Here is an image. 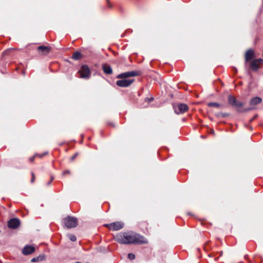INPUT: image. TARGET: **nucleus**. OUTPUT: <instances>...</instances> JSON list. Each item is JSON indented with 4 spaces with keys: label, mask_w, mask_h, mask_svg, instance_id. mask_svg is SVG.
<instances>
[{
    "label": "nucleus",
    "mask_w": 263,
    "mask_h": 263,
    "mask_svg": "<svg viewBox=\"0 0 263 263\" xmlns=\"http://www.w3.org/2000/svg\"><path fill=\"white\" fill-rule=\"evenodd\" d=\"M257 115H255L252 118V119L251 120V121L254 120V119H255L257 117Z\"/></svg>",
    "instance_id": "obj_27"
},
{
    "label": "nucleus",
    "mask_w": 263,
    "mask_h": 263,
    "mask_svg": "<svg viewBox=\"0 0 263 263\" xmlns=\"http://www.w3.org/2000/svg\"><path fill=\"white\" fill-rule=\"evenodd\" d=\"M141 72L139 71H131L120 73L117 76V78H127L131 77L138 76L140 75Z\"/></svg>",
    "instance_id": "obj_7"
},
{
    "label": "nucleus",
    "mask_w": 263,
    "mask_h": 263,
    "mask_svg": "<svg viewBox=\"0 0 263 263\" xmlns=\"http://www.w3.org/2000/svg\"><path fill=\"white\" fill-rule=\"evenodd\" d=\"M79 73L80 74V77L82 78L88 79L90 76V70L86 65H83L81 66Z\"/></svg>",
    "instance_id": "obj_6"
},
{
    "label": "nucleus",
    "mask_w": 263,
    "mask_h": 263,
    "mask_svg": "<svg viewBox=\"0 0 263 263\" xmlns=\"http://www.w3.org/2000/svg\"><path fill=\"white\" fill-rule=\"evenodd\" d=\"M65 226L68 229L74 228L78 224V220L76 218L67 216L64 219Z\"/></svg>",
    "instance_id": "obj_2"
},
{
    "label": "nucleus",
    "mask_w": 263,
    "mask_h": 263,
    "mask_svg": "<svg viewBox=\"0 0 263 263\" xmlns=\"http://www.w3.org/2000/svg\"><path fill=\"white\" fill-rule=\"evenodd\" d=\"M70 174V171L69 170H66V171H65L64 172H63V175H66L67 174Z\"/></svg>",
    "instance_id": "obj_23"
},
{
    "label": "nucleus",
    "mask_w": 263,
    "mask_h": 263,
    "mask_svg": "<svg viewBox=\"0 0 263 263\" xmlns=\"http://www.w3.org/2000/svg\"><path fill=\"white\" fill-rule=\"evenodd\" d=\"M35 250L33 247L29 245H26L24 247L22 250V253L24 255H27L32 253Z\"/></svg>",
    "instance_id": "obj_11"
},
{
    "label": "nucleus",
    "mask_w": 263,
    "mask_h": 263,
    "mask_svg": "<svg viewBox=\"0 0 263 263\" xmlns=\"http://www.w3.org/2000/svg\"><path fill=\"white\" fill-rule=\"evenodd\" d=\"M47 154V153H44V154H43L42 155L35 154L34 157L30 158H29V160H30V162H32V161H33L35 157L38 156V157H42L44 156L45 155H46Z\"/></svg>",
    "instance_id": "obj_19"
},
{
    "label": "nucleus",
    "mask_w": 263,
    "mask_h": 263,
    "mask_svg": "<svg viewBox=\"0 0 263 263\" xmlns=\"http://www.w3.org/2000/svg\"><path fill=\"white\" fill-rule=\"evenodd\" d=\"M52 182V180H50L49 181L47 182V185H49Z\"/></svg>",
    "instance_id": "obj_28"
},
{
    "label": "nucleus",
    "mask_w": 263,
    "mask_h": 263,
    "mask_svg": "<svg viewBox=\"0 0 263 263\" xmlns=\"http://www.w3.org/2000/svg\"><path fill=\"white\" fill-rule=\"evenodd\" d=\"M218 116H222L223 117H227L228 116V114H221L220 115H218Z\"/></svg>",
    "instance_id": "obj_25"
},
{
    "label": "nucleus",
    "mask_w": 263,
    "mask_h": 263,
    "mask_svg": "<svg viewBox=\"0 0 263 263\" xmlns=\"http://www.w3.org/2000/svg\"><path fill=\"white\" fill-rule=\"evenodd\" d=\"M153 100H154L153 98H146V99H145V101H148V102H152Z\"/></svg>",
    "instance_id": "obj_24"
},
{
    "label": "nucleus",
    "mask_w": 263,
    "mask_h": 263,
    "mask_svg": "<svg viewBox=\"0 0 263 263\" xmlns=\"http://www.w3.org/2000/svg\"><path fill=\"white\" fill-rule=\"evenodd\" d=\"M128 257L130 260H133L135 258V255L133 253H129L128 254Z\"/></svg>",
    "instance_id": "obj_21"
},
{
    "label": "nucleus",
    "mask_w": 263,
    "mask_h": 263,
    "mask_svg": "<svg viewBox=\"0 0 263 263\" xmlns=\"http://www.w3.org/2000/svg\"><path fill=\"white\" fill-rule=\"evenodd\" d=\"M102 68L104 73L107 74H110L112 73V71L111 67L107 64H103Z\"/></svg>",
    "instance_id": "obj_15"
},
{
    "label": "nucleus",
    "mask_w": 263,
    "mask_h": 263,
    "mask_svg": "<svg viewBox=\"0 0 263 263\" xmlns=\"http://www.w3.org/2000/svg\"><path fill=\"white\" fill-rule=\"evenodd\" d=\"M134 79H122L118 80L116 82V84L121 87H126L130 86L134 81Z\"/></svg>",
    "instance_id": "obj_8"
},
{
    "label": "nucleus",
    "mask_w": 263,
    "mask_h": 263,
    "mask_svg": "<svg viewBox=\"0 0 263 263\" xmlns=\"http://www.w3.org/2000/svg\"><path fill=\"white\" fill-rule=\"evenodd\" d=\"M251 109H252V108H250L246 109L245 110V111H249V110H251Z\"/></svg>",
    "instance_id": "obj_29"
},
{
    "label": "nucleus",
    "mask_w": 263,
    "mask_h": 263,
    "mask_svg": "<svg viewBox=\"0 0 263 263\" xmlns=\"http://www.w3.org/2000/svg\"><path fill=\"white\" fill-rule=\"evenodd\" d=\"M72 58L76 60H79L81 58V54L79 52H75L73 53Z\"/></svg>",
    "instance_id": "obj_16"
},
{
    "label": "nucleus",
    "mask_w": 263,
    "mask_h": 263,
    "mask_svg": "<svg viewBox=\"0 0 263 263\" xmlns=\"http://www.w3.org/2000/svg\"><path fill=\"white\" fill-rule=\"evenodd\" d=\"M109 7H110V4L108 3Z\"/></svg>",
    "instance_id": "obj_31"
},
{
    "label": "nucleus",
    "mask_w": 263,
    "mask_h": 263,
    "mask_svg": "<svg viewBox=\"0 0 263 263\" xmlns=\"http://www.w3.org/2000/svg\"><path fill=\"white\" fill-rule=\"evenodd\" d=\"M43 256H39L38 257H34V258H32L31 261V262H34L42 260L43 259Z\"/></svg>",
    "instance_id": "obj_18"
},
{
    "label": "nucleus",
    "mask_w": 263,
    "mask_h": 263,
    "mask_svg": "<svg viewBox=\"0 0 263 263\" xmlns=\"http://www.w3.org/2000/svg\"><path fill=\"white\" fill-rule=\"evenodd\" d=\"M39 52L42 54H47L51 50V48L48 46H40L37 48Z\"/></svg>",
    "instance_id": "obj_12"
},
{
    "label": "nucleus",
    "mask_w": 263,
    "mask_h": 263,
    "mask_svg": "<svg viewBox=\"0 0 263 263\" xmlns=\"http://www.w3.org/2000/svg\"><path fill=\"white\" fill-rule=\"evenodd\" d=\"M68 237L72 241H76L77 240L76 236L73 234L68 235Z\"/></svg>",
    "instance_id": "obj_20"
},
{
    "label": "nucleus",
    "mask_w": 263,
    "mask_h": 263,
    "mask_svg": "<svg viewBox=\"0 0 263 263\" xmlns=\"http://www.w3.org/2000/svg\"><path fill=\"white\" fill-rule=\"evenodd\" d=\"M173 108L176 114H182L189 110V107L186 104L179 103L173 105Z\"/></svg>",
    "instance_id": "obj_3"
},
{
    "label": "nucleus",
    "mask_w": 263,
    "mask_h": 263,
    "mask_svg": "<svg viewBox=\"0 0 263 263\" xmlns=\"http://www.w3.org/2000/svg\"><path fill=\"white\" fill-rule=\"evenodd\" d=\"M20 224V220L17 218H13L10 219L8 222V227L11 229H16Z\"/></svg>",
    "instance_id": "obj_10"
},
{
    "label": "nucleus",
    "mask_w": 263,
    "mask_h": 263,
    "mask_svg": "<svg viewBox=\"0 0 263 263\" xmlns=\"http://www.w3.org/2000/svg\"><path fill=\"white\" fill-rule=\"evenodd\" d=\"M208 106L209 107H219L220 106V104L215 103V102H210L208 104Z\"/></svg>",
    "instance_id": "obj_17"
},
{
    "label": "nucleus",
    "mask_w": 263,
    "mask_h": 263,
    "mask_svg": "<svg viewBox=\"0 0 263 263\" xmlns=\"http://www.w3.org/2000/svg\"><path fill=\"white\" fill-rule=\"evenodd\" d=\"M228 101L229 103L236 108H237V111H240L239 108L242 107L243 104L242 102L238 101L235 97L232 95H229L228 98Z\"/></svg>",
    "instance_id": "obj_5"
},
{
    "label": "nucleus",
    "mask_w": 263,
    "mask_h": 263,
    "mask_svg": "<svg viewBox=\"0 0 263 263\" xmlns=\"http://www.w3.org/2000/svg\"><path fill=\"white\" fill-rule=\"evenodd\" d=\"M53 179H54V178H53V177H51V179H50V180H52V181H53Z\"/></svg>",
    "instance_id": "obj_30"
},
{
    "label": "nucleus",
    "mask_w": 263,
    "mask_h": 263,
    "mask_svg": "<svg viewBox=\"0 0 263 263\" xmlns=\"http://www.w3.org/2000/svg\"><path fill=\"white\" fill-rule=\"evenodd\" d=\"M104 226L112 231H118L122 229L124 223L122 221H116L110 223L105 224Z\"/></svg>",
    "instance_id": "obj_4"
},
{
    "label": "nucleus",
    "mask_w": 263,
    "mask_h": 263,
    "mask_svg": "<svg viewBox=\"0 0 263 263\" xmlns=\"http://www.w3.org/2000/svg\"><path fill=\"white\" fill-rule=\"evenodd\" d=\"M254 57V51L252 49L248 50L245 54L246 62L250 61Z\"/></svg>",
    "instance_id": "obj_13"
},
{
    "label": "nucleus",
    "mask_w": 263,
    "mask_h": 263,
    "mask_svg": "<svg viewBox=\"0 0 263 263\" xmlns=\"http://www.w3.org/2000/svg\"><path fill=\"white\" fill-rule=\"evenodd\" d=\"M116 240L121 244H145L148 241L143 236L133 232L120 233L115 237Z\"/></svg>",
    "instance_id": "obj_1"
},
{
    "label": "nucleus",
    "mask_w": 263,
    "mask_h": 263,
    "mask_svg": "<svg viewBox=\"0 0 263 263\" xmlns=\"http://www.w3.org/2000/svg\"><path fill=\"white\" fill-rule=\"evenodd\" d=\"M76 263H81V262H76Z\"/></svg>",
    "instance_id": "obj_32"
},
{
    "label": "nucleus",
    "mask_w": 263,
    "mask_h": 263,
    "mask_svg": "<svg viewBox=\"0 0 263 263\" xmlns=\"http://www.w3.org/2000/svg\"><path fill=\"white\" fill-rule=\"evenodd\" d=\"M77 153L75 154L74 155H73L71 158V160H73L75 158L77 157Z\"/></svg>",
    "instance_id": "obj_26"
},
{
    "label": "nucleus",
    "mask_w": 263,
    "mask_h": 263,
    "mask_svg": "<svg viewBox=\"0 0 263 263\" xmlns=\"http://www.w3.org/2000/svg\"><path fill=\"white\" fill-rule=\"evenodd\" d=\"M263 59L259 58L252 61L250 63V67L254 71L257 70L259 68V65L262 64Z\"/></svg>",
    "instance_id": "obj_9"
},
{
    "label": "nucleus",
    "mask_w": 263,
    "mask_h": 263,
    "mask_svg": "<svg viewBox=\"0 0 263 263\" xmlns=\"http://www.w3.org/2000/svg\"><path fill=\"white\" fill-rule=\"evenodd\" d=\"M262 101L260 97H256L253 98L250 102V104L251 106H255L259 103H260Z\"/></svg>",
    "instance_id": "obj_14"
},
{
    "label": "nucleus",
    "mask_w": 263,
    "mask_h": 263,
    "mask_svg": "<svg viewBox=\"0 0 263 263\" xmlns=\"http://www.w3.org/2000/svg\"><path fill=\"white\" fill-rule=\"evenodd\" d=\"M31 176H32V178H31V182L33 183L34 181V180H35V175H34V174L33 172L31 173Z\"/></svg>",
    "instance_id": "obj_22"
}]
</instances>
